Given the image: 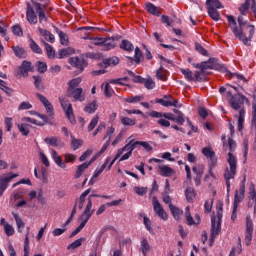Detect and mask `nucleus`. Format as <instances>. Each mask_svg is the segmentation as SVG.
<instances>
[{"label": "nucleus", "mask_w": 256, "mask_h": 256, "mask_svg": "<svg viewBox=\"0 0 256 256\" xmlns=\"http://www.w3.org/2000/svg\"><path fill=\"white\" fill-rule=\"evenodd\" d=\"M149 116L152 117L153 119H161V117H163L164 119H167L168 121H173L175 122V115H173V113H167V112H158L155 110H152L149 113Z\"/></svg>", "instance_id": "aec40b11"}, {"label": "nucleus", "mask_w": 256, "mask_h": 256, "mask_svg": "<svg viewBox=\"0 0 256 256\" xmlns=\"http://www.w3.org/2000/svg\"><path fill=\"white\" fill-rule=\"evenodd\" d=\"M32 3V4H31ZM31 3H26V19L30 25H37L38 21L40 25L47 23L49 21V15L46 14V11L41 6V3L32 0Z\"/></svg>", "instance_id": "20e7f679"}, {"label": "nucleus", "mask_w": 256, "mask_h": 256, "mask_svg": "<svg viewBox=\"0 0 256 256\" xmlns=\"http://www.w3.org/2000/svg\"><path fill=\"white\" fill-rule=\"evenodd\" d=\"M208 15L213 21H219L221 19V14L214 7H208Z\"/></svg>", "instance_id": "58836bf2"}, {"label": "nucleus", "mask_w": 256, "mask_h": 256, "mask_svg": "<svg viewBox=\"0 0 256 256\" xmlns=\"http://www.w3.org/2000/svg\"><path fill=\"white\" fill-rule=\"evenodd\" d=\"M116 45L114 38H104L101 51H111V49H115Z\"/></svg>", "instance_id": "bb28decb"}, {"label": "nucleus", "mask_w": 256, "mask_h": 256, "mask_svg": "<svg viewBox=\"0 0 256 256\" xmlns=\"http://www.w3.org/2000/svg\"><path fill=\"white\" fill-rule=\"evenodd\" d=\"M42 43L46 49L48 59H55V49H53V46L44 40H42Z\"/></svg>", "instance_id": "f704fd0d"}, {"label": "nucleus", "mask_w": 256, "mask_h": 256, "mask_svg": "<svg viewBox=\"0 0 256 256\" xmlns=\"http://www.w3.org/2000/svg\"><path fill=\"white\" fill-rule=\"evenodd\" d=\"M60 104L71 125H75V123H77V120L75 119V114L73 113V105L69 103V101L61 98Z\"/></svg>", "instance_id": "6e6552de"}, {"label": "nucleus", "mask_w": 256, "mask_h": 256, "mask_svg": "<svg viewBox=\"0 0 256 256\" xmlns=\"http://www.w3.org/2000/svg\"><path fill=\"white\" fill-rule=\"evenodd\" d=\"M12 215L15 219L18 233H21V231H22L21 229H25V222H23V219H21V217H19V214L13 212Z\"/></svg>", "instance_id": "4c0bfd02"}, {"label": "nucleus", "mask_w": 256, "mask_h": 256, "mask_svg": "<svg viewBox=\"0 0 256 256\" xmlns=\"http://www.w3.org/2000/svg\"><path fill=\"white\" fill-rule=\"evenodd\" d=\"M122 201V199H118L108 202L106 204H102L96 211V215H102V213H105V209H107V207H117V205H120Z\"/></svg>", "instance_id": "5701e85b"}, {"label": "nucleus", "mask_w": 256, "mask_h": 256, "mask_svg": "<svg viewBox=\"0 0 256 256\" xmlns=\"http://www.w3.org/2000/svg\"><path fill=\"white\" fill-rule=\"evenodd\" d=\"M206 5L213 7L214 9H223V4L219 0H207Z\"/></svg>", "instance_id": "3c124183"}, {"label": "nucleus", "mask_w": 256, "mask_h": 256, "mask_svg": "<svg viewBox=\"0 0 256 256\" xmlns=\"http://www.w3.org/2000/svg\"><path fill=\"white\" fill-rule=\"evenodd\" d=\"M34 79V86L38 91H43L45 89V85L43 84V79H41V76H32Z\"/></svg>", "instance_id": "79ce46f5"}, {"label": "nucleus", "mask_w": 256, "mask_h": 256, "mask_svg": "<svg viewBox=\"0 0 256 256\" xmlns=\"http://www.w3.org/2000/svg\"><path fill=\"white\" fill-rule=\"evenodd\" d=\"M81 84V78H74L68 82L67 91H71L73 89H78L79 85Z\"/></svg>", "instance_id": "49530a36"}, {"label": "nucleus", "mask_w": 256, "mask_h": 256, "mask_svg": "<svg viewBox=\"0 0 256 256\" xmlns=\"http://www.w3.org/2000/svg\"><path fill=\"white\" fill-rule=\"evenodd\" d=\"M152 204L156 215H158V217H160V219H162L163 221H167V219H169V216L167 215V212H165V209H163V206H161V203L157 199V196H154L152 198Z\"/></svg>", "instance_id": "9b49d317"}, {"label": "nucleus", "mask_w": 256, "mask_h": 256, "mask_svg": "<svg viewBox=\"0 0 256 256\" xmlns=\"http://www.w3.org/2000/svg\"><path fill=\"white\" fill-rule=\"evenodd\" d=\"M12 51L18 59H27V51L21 46H12Z\"/></svg>", "instance_id": "c756f323"}, {"label": "nucleus", "mask_w": 256, "mask_h": 256, "mask_svg": "<svg viewBox=\"0 0 256 256\" xmlns=\"http://www.w3.org/2000/svg\"><path fill=\"white\" fill-rule=\"evenodd\" d=\"M119 47L123 51H128V53H131V51L135 49V46H133V43H131L129 40H122Z\"/></svg>", "instance_id": "72a5a7b5"}, {"label": "nucleus", "mask_w": 256, "mask_h": 256, "mask_svg": "<svg viewBox=\"0 0 256 256\" xmlns=\"http://www.w3.org/2000/svg\"><path fill=\"white\" fill-rule=\"evenodd\" d=\"M4 231L8 237H12V235H15V229L11 224H4Z\"/></svg>", "instance_id": "052dcab7"}, {"label": "nucleus", "mask_w": 256, "mask_h": 256, "mask_svg": "<svg viewBox=\"0 0 256 256\" xmlns=\"http://www.w3.org/2000/svg\"><path fill=\"white\" fill-rule=\"evenodd\" d=\"M39 35L44 37L45 41H48L49 43H53L55 41V35H53L49 30L43 29L41 27H38Z\"/></svg>", "instance_id": "a878e982"}, {"label": "nucleus", "mask_w": 256, "mask_h": 256, "mask_svg": "<svg viewBox=\"0 0 256 256\" xmlns=\"http://www.w3.org/2000/svg\"><path fill=\"white\" fill-rule=\"evenodd\" d=\"M35 71V66L28 60H23L20 67H18L17 75L21 77H29V72L33 73Z\"/></svg>", "instance_id": "1a4fd4ad"}, {"label": "nucleus", "mask_w": 256, "mask_h": 256, "mask_svg": "<svg viewBox=\"0 0 256 256\" xmlns=\"http://www.w3.org/2000/svg\"><path fill=\"white\" fill-rule=\"evenodd\" d=\"M97 101H93L92 103H89L85 106L84 111L85 113L93 114L97 111Z\"/></svg>", "instance_id": "09e8293b"}, {"label": "nucleus", "mask_w": 256, "mask_h": 256, "mask_svg": "<svg viewBox=\"0 0 256 256\" xmlns=\"http://www.w3.org/2000/svg\"><path fill=\"white\" fill-rule=\"evenodd\" d=\"M127 59L130 61V65H133V63H136L139 65L141 63V60L143 59V52L141 51L140 47L135 48V54H134V59L131 56H128Z\"/></svg>", "instance_id": "b1692460"}, {"label": "nucleus", "mask_w": 256, "mask_h": 256, "mask_svg": "<svg viewBox=\"0 0 256 256\" xmlns=\"http://www.w3.org/2000/svg\"><path fill=\"white\" fill-rule=\"evenodd\" d=\"M24 256H29V232L25 235Z\"/></svg>", "instance_id": "69168bd1"}, {"label": "nucleus", "mask_w": 256, "mask_h": 256, "mask_svg": "<svg viewBox=\"0 0 256 256\" xmlns=\"http://www.w3.org/2000/svg\"><path fill=\"white\" fill-rule=\"evenodd\" d=\"M38 73H46L47 71V63L38 61L36 63Z\"/></svg>", "instance_id": "680f3d73"}, {"label": "nucleus", "mask_w": 256, "mask_h": 256, "mask_svg": "<svg viewBox=\"0 0 256 256\" xmlns=\"http://www.w3.org/2000/svg\"><path fill=\"white\" fill-rule=\"evenodd\" d=\"M29 47H30L31 51H33V53H36L37 55H43V50L41 49V47L38 46V44H37V42H35V40L30 39Z\"/></svg>", "instance_id": "a19ab883"}, {"label": "nucleus", "mask_w": 256, "mask_h": 256, "mask_svg": "<svg viewBox=\"0 0 256 256\" xmlns=\"http://www.w3.org/2000/svg\"><path fill=\"white\" fill-rule=\"evenodd\" d=\"M104 94L107 99H109L112 95H115V90L109 85V83H106L104 87Z\"/></svg>", "instance_id": "6e6d98bb"}, {"label": "nucleus", "mask_w": 256, "mask_h": 256, "mask_svg": "<svg viewBox=\"0 0 256 256\" xmlns=\"http://www.w3.org/2000/svg\"><path fill=\"white\" fill-rule=\"evenodd\" d=\"M93 213H95V210H91V202H89L88 205H86V207L81 215V218L83 220L80 223V225L78 226L80 231H82L83 228L87 225V223L89 222V219H91V217H93Z\"/></svg>", "instance_id": "f8f14e48"}, {"label": "nucleus", "mask_w": 256, "mask_h": 256, "mask_svg": "<svg viewBox=\"0 0 256 256\" xmlns=\"http://www.w3.org/2000/svg\"><path fill=\"white\" fill-rule=\"evenodd\" d=\"M229 103L232 109H234L235 111H239L243 103H247L249 105L250 102H249V98H246L245 95L238 92L237 94H234L231 96Z\"/></svg>", "instance_id": "423d86ee"}, {"label": "nucleus", "mask_w": 256, "mask_h": 256, "mask_svg": "<svg viewBox=\"0 0 256 256\" xmlns=\"http://www.w3.org/2000/svg\"><path fill=\"white\" fill-rule=\"evenodd\" d=\"M251 241H253V221L246 218V232H245V244L247 246L251 245Z\"/></svg>", "instance_id": "6ab92c4d"}, {"label": "nucleus", "mask_w": 256, "mask_h": 256, "mask_svg": "<svg viewBox=\"0 0 256 256\" xmlns=\"http://www.w3.org/2000/svg\"><path fill=\"white\" fill-rule=\"evenodd\" d=\"M194 175L203 176L204 168L201 165L194 166L192 168Z\"/></svg>", "instance_id": "774afa93"}, {"label": "nucleus", "mask_w": 256, "mask_h": 256, "mask_svg": "<svg viewBox=\"0 0 256 256\" xmlns=\"http://www.w3.org/2000/svg\"><path fill=\"white\" fill-rule=\"evenodd\" d=\"M109 161H111V157H107L104 164L99 169H96L94 171V174L92 176L93 179H97V177H99V175H101V173L105 171V169L107 168V165L109 164Z\"/></svg>", "instance_id": "c9c22d12"}, {"label": "nucleus", "mask_w": 256, "mask_h": 256, "mask_svg": "<svg viewBox=\"0 0 256 256\" xmlns=\"http://www.w3.org/2000/svg\"><path fill=\"white\" fill-rule=\"evenodd\" d=\"M52 159L56 163V165H58V167H61V169H65V167H67L65 162H63V158L59 156L56 150H52Z\"/></svg>", "instance_id": "2f4dec72"}, {"label": "nucleus", "mask_w": 256, "mask_h": 256, "mask_svg": "<svg viewBox=\"0 0 256 256\" xmlns=\"http://www.w3.org/2000/svg\"><path fill=\"white\" fill-rule=\"evenodd\" d=\"M145 9L150 15H154L155 17H159L161 15V10L151 2L146 3Z\"/></svg>", "instance_id": "c85d7f7f"}, {"label": "nucleus", "mask_w": 256, "mask_h": 256, "mask_svg": "<svg viewBox=\"0 0 256 256\" xmlns=\"http://www.w3.org/2000/svg\"><path fill=\"white\" fill-rule=\"evenodd\" d=\"M36 97L37 99H39L40 102H42L43 106L46 109V113L49 115V117H53L55 115V112H53V104H51V102H49V100L42 94L37 93Z\"/></svg>", "instance_id": "a211bd4d"}, {"label": "nucleus", "mask_w": 256, "mask_h": 256, "mask_svg": "<svg viewBox=\"0 0 256 256\" xmlns=\"http://www.w3.org/2000/svg\"><path fill=\"white\" fill-rule=\"evenodd\" d=\"M170 211L174 217V219L179 220L181 218V215H183V210L177 208L175 205L170 204Z\"/></svg>", "instance_id": "ea45409f"}, {"label": "nucleus", "mask_w": 256, "mask_h": 256, "mask_svg": "<svg viewBox=\"0 0 256 256\" xmlns=\"http://www.w3.org/2000/svg\"><path fill=\"white\" fill-rule=\"evenodd\" d=\"M12 33L16 35V37H23V29L19 24L12 26Z\"/></svg>", "instance_id": "bf43d9fd"}, {"label": "nucleus", "mask_w": 256, "mask_h": 256, "mask_svg": "<svg viewBox=\"0 0 256 256\" xmlns=\"http://www.w3.org/2000/svg\"><path fill=\"white\" fill-rule=\"evenodd\" d=\"M93 213H95V210H91V202H89L88 205H86V207L81 215V218L83 220L80 223V225L78 226L80 231H82L83 228L87 225V223L89 222V219H91V217H93Z\"/></svg>", "instance_id": "ddd939ff"}, {"label": "nucleus", "mask_w": 256, "mask_h": 256, "mask_svg": "<svg viewBox=\"0 0 256 256\" xmlns=\"http://www.w3.org/2000/svg\"><path fill=\"white\" fill-rule=\"evenodd\" d=\"M157 125L160 127H171V122L164 117L158 118Z\"/></svg>", "instance_id": "0e129e2a"}, {"label": "nucleus", "mask_w": 256, "mask_h": 256, "mask_svg": "<svg viewBox=\"0 0 256 256\" xmlns=\"http://www.w3.org/2000/svg\"><path fill=\"white\" fill-rule=\"evenodd\" d=\"M243 123H245V110L241 109L238 116V131H243Z\"/></svg>", "instance_id": "de8ad7c7"}, {"label": "nucleus", "mask_w": 256, "mask_h": 256, "mask_svg": "<svg viewBox=\"0 0 256 256\" xmlns=\"http://www.w3.org/2000/svg\"><path fill=\"white\" fill-rule=\"evenodd\" d=\"M53 29L55 33H57L61 45H69V36L67 35V33L61 31V29L57 28V26L55 25H53Z\"/></svg>", "instance_id": "393cba45"}, {"label": "nucleus", "mask_w": 256, "mask_h": 256, "mask_svg": "<svg viewBox=\"0 0 256 256\" xmlns=\"http://www.w3.org/2000/svg\"><path fill=\"white\" fill-rule=\"evenodd\" d=\"M93 213H95V210H91V202H89L88 205H86V207L81 215V218L83 220L80 223V225L78 226L80 231H82L83 228L87 225V223L89 222V219H91V217H93Z\"/></svg>", "instance_id": "4468645a"}, {"label": "nucleus", "mask_w": 256, "mask_h": 256, "mask_svg": "<svg viewBox=\"0 0 256 256\" xmlns=\"http://www.w3.org/2000/svg\"><path fill=\"white\" fill-rule=\"evenodd\" d=\"M67 95L68 97H73L74 101H80L81 103L85 101V96H83V88L67 90Z\"/></svg>", "instance_id": "4be33fe9"}, {"label": "nucleus", "mask_w": 256, "mask_h": 256, "mask_svg": "<svg viewBox=\"0 0 256 256\" xmlns=\"http://www.w3.org/2000/svg\"><path fill=\"white\" fill-rule=\"evenodd\" d=\"M17 177H19V174L10 172L7 176L0 178V195H3V193H5V190L7 189V187H9V183H11L13 179Z\"/></svg>", "instance_id": "dca6fc26"}, {"label": "nucleus", "mask_w": 256, "mask_h": 256, "mask_svg": "<svg viewBox=\"0 0 256 256\" xmlns=\"http://www.w3.org/2000/svg\"><path fill=\"white\" fill-rule=\"evenodd\" d=\"M71 137H72L71 145H72L73 151H77V149H79V147L83 146V140L75 139V137H73V135H71Z\"/></svg>", "instance_id": "603ef678"}, {"label": "nucleus", "mask_w": 256, "mask_h": 256, "mask_svg": "<svg viewBox=\"0 0 256 256\" xmlns=\"http://www.w3.org/2000/svg\"><path fill=\"white\" fill-rule=\"evenodd\" d=\"M18 127V131L21 133V135H23L24 137H27V135H29L30 133V127L31 125L27 124V123H22V124H17Z\"/></svg>", "instance_id": "e433bc0d"}, {"label": "nucleus", "mask_w": 256, "mask_h": 256, "mask_svg": "<svg viewBox=\"0 0 256 256\" xmlns=\"http://www.w3.org/2000/svg\"><path fill=\"white\" fill-rule=\"evenodd\" d=\"M195 51L200 53V55H203V57H207V49H205V47H203V45L200 43H195Z\"/></svg>", "instance_id": "13d9d810"}, {"label": "nucleus", "mask_w": 256, "mask_h": 256, "mask_svg": "<svg viewBox=\"0 0 256 256\" xmlns=\"http://www.w3.org/2000/svg\"><path fill=\"white\" fill-rule=\"evenodd\" d=\"M162 177H171L173 175V168L169 166H159Z\"/></svg>", "instance_id": "a18cd8bd"}, {"label": "nucleus", "mask_w": 256, "mask_h": 256, "mask_svg": "<svg viewBox=\"0 0 256 256\" xmlns=\"http://www.w3.org/2000/svg\"><path fill=\"white\" fill-rule=\"evenodd\" d=\"M213 61H215V59L210 58L208 61H202L201 63H192V67H194V69H199L194 72V76H193V71H191V69L189 68L187 69L181 68L180 73L184 75L185 79H187L189 83L193 81L201 83L205 81V77L207 76L206 73L208 69H215V65L213 64Z\"/></svg>", "instance_id": "f257e3e1"}, {"label": "nucleus", "mask_w": 256, "mask_h": 256, "mask_svg": "<svg viewBox=\"0 0 256 256\" xmlns=\"http://www.w3.org/2000/svg\"><path fill=\"white\" fill-rule=\"evenodd\" d=\"M227 147L229 149L227 163L230 169L226 168L224 179L226 181L227 193H229V191H231V179H235V175H237V157L233 155V151L237 148V143L233 138H228Z\"/></svg>", "instance_id": "7ed1b4c3"}, {"label": "nucleus", "mask_w": 256, "mask_h": 256, "mask_svg": "<svg viewBox=\"0 0 256 256\" xmlns=\"http://www.w3.org/2000/svg\"><path fill=\"white\" fill-rule=\"evenodd\" d=\"M249 7H251V4H248V2H244V3L239 7L240 16H242V17H247V15H248V13H249Z\"/></svg>", "instance_id": "8fccbe9b"}, {"label": "nucleus", "mask_w": 256, "mask_h": 256, "mask_svg": "<svg viewBox=\"0 0 256 256\" xmlns=\"http://www.w3.org/2000/svg\"><path fill=\"white\" fill-rule=\"evenodd\" d=\"M83 241H85V238H79L77 240H75L74 242H72L67 249H77V247H81V245H83Z\"/></svg>", "instance_id": "4d7b16f0"}, {"label": "nucleus", "mask_w": 256, "mask_h": 256, "mask_svg": "<svg viewBox=\"0 0 256 256\" xmlns=\"http://www.w3.org/2000/svg\"><path fill=\"white\" fill-rule=\"evenodd\" d=\"M140 251L142 252L143 256H147L149 251H151V244H149V240L147 238H142L140 242Z\"/></svg>", "instance_id": "7c9ffc66"}, {"label": "nucleus", "mask_w": 256, "mask_h": 256, "mask_svg": "<svg viewBox=\"0 0 256 256\" xmlns=\"http://www.w3.org/2000/svg\"><path fill=\"white\" fill-rule=\"evenodd\" d=\"M86 169H89V164L84 162L83 164L79 165L76 170V173L74 175L75 179H79L81 177V175H83V173H85Z\"/></svg>", "instance_id": "37998d69"}, {"label": "nucleus", "mask_w": 256, "mask_h": 256, "mask_svg": "<svg viewBox=\"0 0 256 256\" xmlns=\"http://www.w3.org/2000/svg\"><path fill=\"white\" fill-rule=\"evenodd\" d=\"M68 63L75 67V69H78L80 73H83L85 71V67H87L88 63L85 58H80L79 56H74L68 59Z\"/></svg>", "instance_id": "9d476101"}, {"label": "nucleus", "mask_w": 256, "mask_h": 256, "mask_svg": "<svg viewBox=\"0 0 256 256\" xmlns=\"http://www.w3.org/2000/svg\"><path fill=\"white\" fill-rule=\"evenodd\" d=\"M44 143L50 145V147H61V145H63L61 138L55 136L45 138Z\"/></svg>", "instance_id": "cd10ccee"}, {"label": "nucleus", "mask_w": 256, "mask_h": 256, "mask_svg": "<svg viewBox=\"0 0 256 256\" xmlns=\"http://www.w3.org/2000/svg\"><path fill=\"white\" fill-rule=\"evenodd\" d=\"M121 123L126 127H133V125H135L136 122H135V119H131L129 117H122Z\"/></svg>", "instance_id": "864d4df0"}, {"label": "nucleus", "mask_w": 256, "mask_h": 256, "mask_svg": "<svg viewBox=\"0 0 256 256\" xmlns=\"http://www.w3.org/2000/svg\"><path fill=\"white\" fill-rule=\"evenodd\" d=\"M202 154L210 160L209 165H217V156L211 147L202 148Z\"/></svg>", "instance_id": "412c9836"}, {"label": "nucleus", "mask_w": 256, "mask_h": 256, "mask_svg": "<svg viewBox=\"0 0 256 256\" xmlns=\"http://www.w3.org/2000/svg\"><path fill=\"white\" fill-rule=\"evenodd\" d=\"M256 121V95H253L252 101V123Z\"/></svg>", "instance_id": "338daca9"}, {"label": "nucleus", "mask_w": 256, "mask_h": 256, "mask_svg": "<svg viewBox=\"0 0 256 256\" xmlns=\"http://www.w3.org/2000/svg\"><path fill=\"white\" fill-rule=\"evenodd\" d=\"M215 69L220 73H227V75H230L231 77H236L240 81V83H248L247 78H245L243 74L231 73L229 70H227V67L223 64L216 63Z\"/></svg>", "instance_id": "2eb2a0df"}, {"label": "nucleus", "mask_w": 256, "mask_h": 256, "mask_svg": "<svg viewBox=\"0 0 256 256\" xmlns=\"http://www.w3.org/2000/svg\"><path fill=\"white\" fill-rule=\"evenodd\" d=\"M97 123H99V115H95L91 119V121H90V123L88 125V131L89 132L93 131V129H95V127H97Z\"/></svg>", "instance_id": "5fc2aeb1"}, {"label": "nucleus", "mask_w": 256, "mask_h": 256, "mask_svg": "<svg viewBox=\"0 0 256 256\" xmlns=\"http://www.w3.org/2000/svg\"><path fill=\"white\" fill-rule=\"evenodd\" d=\"M155 103L162 105V107H176L177 109L182 107V104L179 103V100L173 98L172 95H164L163 98H157Z\"/></svg>", "instance_id": "0eeeda50"}, {"label": "nucleus", "mask_w": 256, "mask_h": 256, "mask_svg": "<svg viewBox=\"0 0 256 256\" xmlns=\"http://www.w3.org/2000/svg\"><path fill=\"white\" fill-rule=\"evenodd\" d=\"M223 222V201L216 203V216H211L210 242L215 243V239L221 233V223Z\"/></svg>", "instance_id": "39448f33"}, {"label": "nucleus", "mask_w": 256, "mask_h": 256, "mask_svg": "<svg viewBox=\"0 0 256 256\" xmlns=\"http://www.w3.org/2000/svg\"><path fill=\"white\" fill-rule=\"evenodd\" d=\"M195 189L193 187H187L185 190V197L188 201V203H193V198L195 197Z\"/></svg>", "instance_id": "c03bdc74"}, {"label": "nucleus", "mask_w": 256, "mask_h": 256, "mask_svg": "<svg viewBox=\"0 0 256 256\" xmlns=\"http://www.w3.org/2000/svg\"><path fill=\"white\" fill-rule=\"evenodd\" d=\"M103 64L105 65V67H115V65H119V57L112 56L109 58H105L103 59Z\"/></svg>", "instance_id": "473e14b6"}, {"label": "nucleus", "mask_w": 256, "mask_h": 256, "mask_svg": "<svg viewBox=\"0 0 256 256\" xmlns=\"http://www.w3.org/2000/svg\"><path fill=\"white\" fill-rule=\"evenodd\" d=\"M245 199V196L242 194H239V191H235V196H234V203H233V210H232V215H231V220L232 221H237V211L239 209V203Z\"/></svg>", "instance_id": "f3484780"}, {"label": "nucleus", "mask_w": 256, "mask_h": 256, "mask_svg": "<svg viewBox=\"0 0 256 256\" xmlns=\"http://www.w3.org/2000/svg\"><path fill=\"white\" fill-rule=\"evenodd\" d=\"M134 192L136 193V195H139L140 197H143V195H147V187L135 186L134 187Z\"/></svg>", "instance_id": "e2e57ef3"}, {"label": "nucleus", "mask_w": 256, "mask_h": 256, "mask_svg": "<svg viewBox=\"0 0 256 256\" xmlns=\"http://www.w3.org/2000/svg\"><path fill=\"white\" fill-rule=\"evenodd\" d=\"M237 22L239 27H232L234 37L242 41L246 47L251 46V40L253 39V35H255V26L249 24V20H246L243 16H238Z\"/></svg>", "instance_id": "f03ea898"}]
</instances>
